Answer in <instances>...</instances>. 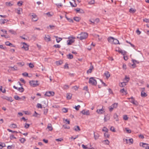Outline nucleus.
<instances>
[{
    "mask_svg": "<svg viewBox=\"0 0 149 149\" xmlns=\"http://www.w3.org/2000/svg\"><path fill=\"white\" fill-rule=\"evenodd\" d=\"M14 98L15 99L17 100H18L21 99V98H20L19 96L17 95H15L14 96Z\"/></svg>",
    "mask_w": 149,
    "mask_h": 149,
    "instance_id": "40",
    "label": "nucleus"
},
{
    "mask_svg": "<svg viewBox=\"0 0 149 149\" xmlns=\"http://www.w3.org/2000/svg\"><path fill=\"white\" fill-rule=\"evenodd\" d=\"M54 47L56 48H60L61 46L59 44H56L54 45Z\"/></svg>",
    "mask_w": 149,
    "mask_h": 149,
    "instance_id": "54",
    "label": "nucleus"
},
{
    "mask_svg": "<svg viewBox=\"0 0 149 149\" xmlns=\"http://www.w3.org/2000/svg\"><path fill=\"white\" fill-rule=\"evenodd\" d=\"M6 5L7 6H13V3H11L10 2H6Z\"/></svg>",
    "mask_w": 149,
    "mask_h": 149,
    "instance_id": "39",
    "label": "nucleus"
},
{
    "mask_svg": "<svg viewBox=\"0 0 149 149\" xmlns=\"http://www.w3.org/2000/svg\"><path fill=\"white\" fill-rule=\"evenodd\" d=\"M108 130L107 129V128L105 127H103V128L102 130V131H104V132H108Z\"/></svg>",
    "mask_w": 149,
    "mask_h": 149,
    "instance_id": "43",
    "label": "nucleus"
},
{
    "mask_svg": "<svg viewBox=\"0 0 149 149\" xmlns=\"http://www.w3.org/2000/svg\"><path fill=\"white\" fill-rule=\"evenodd\" d=\"M73 129L75 131L77 132H78L80 130V129L79 126H75L73 128Z\"/></svg>",
    "mask_w": 149,
    "mask_h": 149,
    "instance_id": "16",
    "label": "nucleus"
},
{
    "mask_svg": "<svg viewBox=\"0 0 149 149\" xmlns=\"http://www.w3.org/2000/svg\"><path fill=\"white\" fill-rule=\"evenodd\" d=\"M4 98L6 100L8 101H9L10 102H12L13 101L12 97H8L7 96H5V97H4Z\"/></svg>",
    "mask_w": 149,
    "mask_h": 149,
    "instance_id": "17",
    "label": "nucleus"
},
{
    "mask_svg": "<svg viewBox=\"0 0 149 149\" xmlns=\"http://www.w3.org/2000/svg\"><path fill=\"white\" fill-rule=\"evenodd\" d=\"M8 21V20L7 19H0V23L1 24H4Z\"/></svg>",
    "mask_w": 149,
    "mask_h": 149,
    "instance_id": "15",
    "label": "nucleus"
},
{
    "mask_svg": "<svg viewBox=\"0 0 149 149\" xmlns=\"http://www.w3.org/2000/svg\"><path fill=\"white\" fill-rule=\"evenodd\" d=\"M37 107L38 108H42V106L41 104L39 103H38L37 105Z\"/></svg>",
    "mask_w": 149,
    "mask_h": 149,
    "instance_id": "56",
    "label": "nucleus"
},
{
    "mask_svg": "<svg viewBox=\"0 0 149 149\" xmlns=\"http://www.w3.org/2000/svg\"><path fill=\"white\" fill-rule=\"evenodd\" d=\"M94 138H95V140H96L97 139H98V137H99V135L98 134H95V133H94Z\"/></svg>",
    "mask_w": 149,
    "mask_h": 149,
    "instance_id": "45",
    "label": "nucleus"
},
{
    "mask_svg": "<svg viewBox=\"0 0 149 149\" xmlns=\"http://www.w3.org/2000/svg\"><path fill=\"white\" fill-rule=\"evenodd\" d=\"M113 38L110 37L108 38V40L109 42H113Z\"/></svg>",
    "mask_w": 149,
    "mask_h": 149,
    "instance_id": "28",
    "label": "nucleus"
},
{
    "mask_svg": "<svg viewBox=\"0 0 149 149\" xmlns=\"http://www.w3.org/2000/svg\"><path fill=\"white\" fill-rule=\"evenodd\" d=\"M114 119H116V121L119 120V119L118 118V115L116 113L114 114L113 116Z\"/></svg>",
    "mask_w": 149,
    "mask_h": 149,
    "instance_id": "26",
    "label": "nucleus"
},
{
    "mask_svg": "<svg viewBox=\"0 0 149 149\" xmlns=\"http://www.w3.org/2000/svg\"><path fill=\"white\" fill-rule=\"evenodd\" d=\"M22 8H20V9H17V13L18 14H21V13H20V11H22Z\"/></svg>",
    "mask_w": 149,
    "mask_h": 149,
    "instance_id": "48",
    "label": "nucleus"
},
{
    "mask_svg": "<svg viewBox=\"0 0 149 149\" xmlns=\"http://www.w3.org/2000/svg\"><path fill=\"white\" fill-rule=\"evenodd\" d=\"M32 16L33 17L32 18V20L34 21H36L38 20V19L37 18V15L34 13H33V14L32 15Z\"/></svg>",
    "mask_w": 149,
    "mask_h": 149,
    "instance_id": "12",
    "label": "nucleus"
},
{
    "mask_svg": "<svg viewBox=\"0 0 149 149\" xmlns=\"http://www.w3.org/2000/svg\"><path fill=\"white\" fill-rule=\"evenodd\" d=\"M110 118L109 116L108 115L105 116L104 118V122H107V120H109Z\"/></svg>",
    "mask_w": 149,
    "mask_h": 149,
    "instance_id": "24",
    "label": "nucleus"
},
{
    "mask_svg": "<svg viewBox=\"0 0 149 149\" xmlns=\"http://www.w3.org/2000/svg\"><path fill=\"white\" fill-rule=\"evenodd\" d=\"M80 107V106L79 105H78L77 106H75L74 108L75 109L77 110H79V109Z\"/></svg>",
    "mask_w": 149,
    "mask_h": 149,
    "instance_id": "50",
    "label": "nucleus"
},
{
    "mask_svg": "<svg viewBox=\"0 0 149 149\" xmlns=\"http://www.w3.org/2000/svg\"><path fill=\"white\" fill-rule=\"evenodd\" d=\"M54 37L56 38V41L57 43H59L62 39L61 38H58L57 36H54Z\"/></svg>",
    "mask_w": 149,
    "mask_h": 149,
    "instance_id": "23",
    "label": "nucleus"
},
{
    "mask_svg": "<svg viewBox=\"0 0 149 149\" xmlns=\"http://www.w3.org/2000/svg\"><path fill=\"white\" fill-rule=\"evenodd\" d=\"M54 95V93L52 91H47L45 94V96H53Z\"/></svg>",
    "mask_w": 149,
    "mask_h": 149,
    "instance_id": "5",
    "label": "nucleus"
},
{
    "mask_svg": "<svg viewBox=\"0 0 149 149\" xmlns=\"http://www.w3.org/2000/svg\"><path fill=\"white\" fill-rule=\"evenodd\" d=\"M55 4L57 6L58 8H59L60 7H62L63 6V5L61 3L60 4L56 3Z\"/></svg>",
    "mask_w": 149,
    "mask_h": 149,
    "instance_id": "61",
    "label": "nucleus"
},
{
    "mask_svg": "<svg viewBox=\"0 0 149 149\" xmlns=\"http://www.w3.org/2000/svg\"><path fill=\"white\" fill-rule=\"evenodd\" d=\"M30 126V125L29 124H27L26 123H25V125L24 126V127L26 129H27L29 128Z\"/></svg>",
    "mask_w": 149,
    "mask_h": 149,
    "instance_id": "55",
    "label": "nucleus"
},
{
    "mask_svg": "<svg viewBox=\"0 0 149 149\" xmlns=\"http://www.w3.org/2000/svg\"><path fill=\"white\" fill-rule=\"evenodd\" d=\"M104 112V109L103 108L101 109H97L96 111V112L99 114H102Z\"/></svg>",
    "mask_w": 149,
    "mask_h": 149,
    "instance_id": "11",
    "label": "nucleus"
},
{
    "mask_svg": "<svg viewBox=\"0 0 149 149\" xmlns=\"http://www.w3.org/2000/svg\"><path fill=\"white\" fill-rule=\"evenodd\" d=\"M23 2L22 1H20L18 2L17 3V4L18 5V6H20L22 5V4Z\"/></svg>",
    "mask_w": 149,
    "mask_h": 149,
    "instance_id": "44",
    "label": "nucleus"
},
{
    "mask_svg": "<svg viewBox=\"0 0 149 149\" xmlns=\"http://www.w3.org/2000/svg\"><path fill=\"white\" fill-rule=\"evenodd\" d=\"M9 68H11V70L13 71L16 70H17V67L15 66H14L13 67L10 66Z\"/></svg>",
    "mask_w": 149,
    "mask_h": 149,
    "instance_id": "33",
    "label": "nucleus"
},
{
    "mask_svg": "<svg viewBox=\"0 0 149 149\" xmlns=\"http://www.w3.org/2000/svg\"><path fill=\"white\" fill-rule=\"evenodd\" d=\"M136 33L138 35H139L141 34V32L140 31H139V29H138L136 31Z\"/></svg>",
    "mask_w": 149,
    "mask_h": 149,
    "instance_id": "64",
    "label": "nucleus"
},
{
    "mask_svg": "<svg viewBox=\"0 0 149 149\" xmlns=\"http://www.w3.org/2000/svg\"><path fill=\"white\" fill-rule=\"evenodd\" d=\"M7 130L9 131V132H12L13 133H17V132L16 131H13L10 129H7Z\"/></svg>",
    "mask_w": 149,
    "mask_h": 149,
    "instance_id": "46",
    "label": "nucleus"
},
{
    "mask_svg": "<svg viewBox=\"0 0 149 149\" xmlns=\"http://www.w3.org/2000/svg\"><path fill=\"white\" fill-rule=\"evenodd\" d=\"M125 130L127 133H130L131 132V131L130 130H129L128 128H125Z\"/></svg>",
    "mask_w": 149,
    "mask_h": 149,
    "instance_id": "52",
    "label": "nucleus"
},
{
    "mask_svg": "<svg viewBox=\"0 0 149 149\" xmlns=\"http://www.w3.org/2000/svg\"><path fill=\"white\" fill-rule=\"evenodd\" d=\"M17 90L21 92H23L24 91V89L22 87L20 88H18Z\"/></svg>",
    "mask_w": 149,
    "mask_h": 149,
    "instance_id": "27",
    "label": "nucleus"
},
{
    "mask_svg": "<svg viewBox=\"0 0 149 149\" xmlns=\"http://www.w3.org/2000/svg\"><path fill=\"white\" fill-rule=\"evenodd\" d=\"M5 44L7 46H10L11 45H12V44L10 43L8 41H7L5 42Z\"/></svg>",
    "mask_w": 149,
    "mask_h": 149,
    "instance_id": "49",
    "label": "nucleus"
},
{
    "mask_svg": "<svg viewBox=\"0 0 149 149\" xmlns=\"http://www.w3.org/2000/svg\"><path fill=\"white\" fill-rule=\"evenodd\" d=\"M15 148V146L13 145L11 146H8L7 147V148L8 149H14Z\"/></svg>",
    "mask_w": 149,
    "mask_h": 149,
    "instance_id": "34",
    "label": "nucleus"
},
{
    "mask_svg": "<svg viewBox=\"0 0 149 149\" xmlns=\"http://www.w3.org/2000/svg\"><path fill=\"white\" fill-rule=\"evenodd\" d=\"M64 68H67L68 69L69 68V66L68 65V64L67 63H65V64L64 66Z\"/></svg>",
    "mask_w": 149,
    "mask_h": 149,
    "instance_id": "60",
    "label": "nucleus"
},
{
    "mask_svg": "<svg viewBox=\"0 0 149 149\" xmlns=\"http://www.w3.org/2000/svg\"><path fill=\"white\" fill-rule=\"evenodd\" d=\"M123 119L125 120H127L128 119V117L127 115H124L123 116Z\"/></svg>",
    "mask_w": 149,
    "mask_h": 149,
    "instance_id": "42",
    "label": "nucleus"
},
{
    "mask_svg": "<svg viewBox=\"0 0 149 149\" xmlns=\"http://www.w3.org/2000/svg\"><path fill=\"white\" fill-rule=\"evenodd\" d=\"M10 138L11 140L12 139H16V138L12 134L10 136Z\"/></svg>",
    "mask_w": 149,
    "mask_h": 149,
    "instance_id": "53",
    "label": "nucleus"
},
{
    "mask_svg": "<svg viewBox=\"0 0 149 149\" xmlns=\"http://www.w3.org/2000/svg\"><path fill=\"white\" fill-rule=\"evenodd\" d=\"M129 99L130 100V101L132 103L135 100L133 97H131L129 98Z\"/></svg>",
    "mask_w": 149,
    "mask_h": 149,
    "instance_id": "38",
    "label": "nucleus"
},
{
    "mask_svg": "<svg viewBox=\"0 0 149 149\" xmlns=\"http://www.w3.org/2000/svg\"><path fill=\"white\" fill-rule=\"evenodd\" d=\"M110 130L113 132H115L116 131L114 127L113 126L111 127L110 128Z\"/></svg>",
    "mask_w": 149,
    "mask_h": 149,
    "instance_id": "47",
    "label": "nucleus"
},
{
    "mask_svg": "<svg viewBox=\"0 0 149 149\" xmlns=\"http://www.w3.org/2000/svg\"><path fill=\"white\" fill-rule=\"evenodd\" d=\"M67 58L68 59H71L73 58V56L70 53L68 55H67Z\"/></svg>",
    "mask_w": 149,
    "mask_h": 149,
    "instance_id": "32",
    "label": "nucleus"
},
{
    "mask_svg": "<svg viewBox=\"0 0 149 149\" xmlns=\"http://www.w3.org/2000/svg\"><path fill=\"white\" fill-rule=\"evenodd\" d=\"M88 36V34L86 32H81L80 34H79L77 38L80 40H82L86 39Z\"/></svg>",
    "mask_w": 149,
    "mask_h": 149,
    "instance_id": "1",
    "label": "nucleus"
},
{
    "mask_svg": "<svg viewBox=\"0 0 149 149\" xmlns=\"http://www.w3.org/2000/svg\"><path fill=\"white\" fill-rule=\"evenodd\" d=\"M29 67L31 68H33L34 66L33 64L32 63H30L29 64Z\"/></svg>",
    "mask_w": 149,
    "mask_h": 149,
    "instance_id": "57",
    "label": "nucleus"
},
{
    "mask_svg": "<svg viewBox=\"0 0 149 149\" xmlns=\"http://www.w3.org/2000/svg\"><path fill=\"white\" fill-rule=\"evenodd\" d=\"M22 43L24 45L22 48H24L26 50H28L29 49V46L25 42H23Z\"/></svg>",
    "mask_w": 149,
    "mask_h": 149,
    "instance_id": "10",
    "label": "nucleus"
},
{
    "mask_svg": "<svg viewBox=\"0 0 149 149\" xmlns=\"http://www.w3.org/2000/svg\"><path fill=\"white\" fill-rule=\"evenodd\" d=\"M44 39L46 41L49 42L51 40V37L48 35H45Z\"/></svg>",
    "mask_w": 149,
    "mask_h": 149,
    "instance_id": "7",
    "label": "nucleus"
},
{
    "mask_svg": "<svg viewBox=\"0 0 149 149\" xmlns=\"http://www.w3.org/2000/svg\"><path fill=\"white\" fill-rule=\"evenodd\" d=\"M127 83L126 82H121L119 86L120 87H124L126 85Z\"/></svg>",
    "mask_w": 149,
    "mask_h": 149,
    "instance_id": "19",
    "label": "nucleus"
},
{
    "mask_svg": "<svg viewBox=\"0 0 149 149\" xmlns=\"http://www.w3.org/2000/svg\"><path fill=\"white\" fill-rule=\"evenodd\" d=\"M47 128L48 129L49 131H52L53 129L52 125L50 123L48 125Z\"/></svg>",
    "mask_w": 149,
    "mask_h": 149,
    "instance_id": "14",
    "label": "nucleus"
},
{
    "mask_svg": "<svg viewBox=\"0 0 149 149\" xmlns=\"http://www.w3.org/2000/svg\"><path fill=\"white\" fill-rule=\"evenodd\" d=\"M8 31L12 34H16V32L12 29L9 30Z\"/></svg>",
    "mask_w": 149,
    "mask_h": 149,
    "instance_id": "41",
    "label": "nucleus"
},
{
    "mask_svg": "<svg viewBox=\"0 0 149 149\" xmlns=\"http://www.w3.org/2000/svg\"><path fill=\"white\" fill-rule=\"evenodd\" d=\"M145 145H148V144L143 143H140V146H141L142 147L145 148V149H149V146H145Z\"/></svg>",
    "mask_w": 149,
    "mask_h": 149,
    "instance_id": "6",
    "label": "nucleus"
},
{
    "mask_svg": "<svg viewBox=\"0 0 149 149\" xmlns=\"http://www.w3.org/2000/svg\"><path fill=\"white\" fill-rule=\"evenodd\" d=\"M113 44H120V43L119 42L118 40L116 39H115L114 38V39L113 40Z\"/></svg>",
    "mask_w": 149,
    "mask_h": 149,
    "instance_id": "21",
    "label": "nucleus"
},
{
    "mask_svg": "<svg viewBox=\"0 0 149 149\" xmlns=\"http://www.w3.org/2000/svg\"><path fill=\"white\" fill-rule=\"evenodd\" d=\"M6 146L5 144L3 143H0V149H2Z\"/></svg>",
    "mask_w": 149,
    "mask_h": 149,
    "instance_id": "31",
    "label": "nucleus"
},
{
    "mask_svg": "<svg viewBox=\"0 0 149 149\" xmlns=\"http://www.w3.org/2000/svg\"><path fill=\"white\" fill-rule=\"evenodd\" d=\"M89 83L92 85L95 86L97 85V82L96 81L94 78L92 77L90 78L89 79Z\"/></svg>",
    "mask_w": 149,
    "mask_h": 149,
    "instance_id": "2",
    "label": "nucleus"
},
{
    "mask_svg": "<svg viewBox=\"0 0 149 149\" xmlns=\"http://www.w3.org/2000/svg\"><path fill=\"white\" fill-rule=\"evenodd\" d=\"M118 105V103H115L112 104L111 106L109 107V111L111 112L114 109L117 108Z\"/></svg>",
    "mask_w": 149,
    "mask_h": 149,
    "instance_id": "4",
    "label": "nucleus"
},
{
    "mask_svg": "<svg viewBox=\"0 0 149 149\" xmlns=\"http://www.w3.org/2000/svg\"><path fill=\"white\" fill-rule=\"evenodd\" d=\"M69 88V86L67 85H65L63 86V88L64 89H67Z\"/></svg>",
    "mask_w": 149,
    "mask_h": 149,
    "instance_id": "62",
    "label": "nucleus"
},
{
    "mask_svg": "<svg viewBox=\"0 0 149 149\" xmlns=\"http://www.w3.org/2000/svg\"><path fill=\"white\" fill-rule=\"evenodd\" d=\"M130 77H127V76H125V78L123 80V81H125V80H126V82L127 83L128 81H129L130 80Z\"/></svg>",
    "mask_w": 149,
    "mask_h": 149,
    "instance_id": "36",
    "label": "nucleus"
},
{
    "mask_svg": "<svg viewBox=\"0 0 149 149\" xmlns=\"http://www.w3.org/2000/svg\"><path fill=\"white\" fill-rule=\"evenodd\" d=\"M120 92L122 93H123L125 95H126L127 94V91L125 90L124 88L120 89Z\"/></svg>",
    "mask_w": 149,
    "mask_h": 149,
    "instance_id": "22",
    "label": "nucleus"
},
{
    "mask_svg": "<svg viewBox=\"0 0 149 149\" xmlns=\"http://www.w3.org/2000/svg\"><path fill=\"white\" fill-rule=\"evenodd\" d=\"M12 126V127L13 128H16L17 127V125L16 124L13 123L11 125Z\"/></svg>",
    "mask_w": 149,
    "mask_h": 149,
    "instance_id": "63",
    "label": "nucleus"
},
{
    "mask_svg": "<svg viewBox=\"0 0 149 149\" xmlns=\"http://www.w3.org/2000/svg\"><path fill=\"white\" fill-rule=\"evenodd\" d=\"M62 111L64 113L67 112L68 111V109L67 108H63L62 109Z\"/></svg>",
    "mask_w": 149,
    "mask_h": 149,
    "instance_id": "59",
    "label": "nucleus"
},
{
    "mask_svg": "<svg viewBox=\"0 0 149 149\" xmlns=\"http://www.w3.org/2000/svg\"><path fill=\"white\" fill-rule=\"evenodd\" d=\"M142 89H143V90H142L141 92V96L142 97H146L147 96V95L146 94V93L145 92H144L143 91L144 90L145 88H143Z\"/></svg>",
    "mask_w": 149,
    "mask_h": 149,
    "instance_id": "13",
    "label": "nucleus"
},
{
    "mask_svg": "<svg viewBox=\"0 0 149 149\" xmlns=\"http://www.w3.org/2000/svg\"><path fill=\"white\" fill-rule=\"evenodd\" d=\"M74 42V39H70L67 41V45H71L72 43Z\"/></svg>",
    "mask_w": 149,
    "mask_h": 149,
    "instance_id": "9",
    "label": "nucleus"
},
{
    "mask_svg": "<svg viewBox=\"0 0 149 149\" xmlns=\"http://www.w3.org/2000/svg\"><path fill=\"white\" fill-rule=\"evenodd\" d=\"M95 1L94 0H91L88 2V4H93L95 3Z\"/></svg>",
    "mask_w": 149,
    "mask_h": 149,
    "instance_id": "58",
    "label": "nucleus"
},
{
    "mask_svg": "<svg viewBox=\"0 0 149 149\" xmlns=\"http://www.w3.org/2000/svg\"><path fill=\"white\" fill-rule=\"evenodd\" d=\"M63 127L65 129H70V127L67 126V125H63Z\"/></svg>",
    "mask_w": 149,
    "mask_h": 149,
    "instance_id": "51",
    "label": "nucleus"
},
{
    "mask_svg": "<svg viewBox=\"0 0 149 149\" xmlns=\"http://www.w3.org/2000/svg\"><path fill=\"white\" fill-rule=\"evenodd\" d=\"M81 113L84 115H89L88 110L86 111L85 110H83L81 112Z\"/></svg>",
    "mask_w": 149,
    "mask_h": 149,
    "instance_id": "8",
    "label": "nucleus"
},
{
    "mask_svg": "<svg viewBox=\"0 0 149 149\" xmlns=\"http://www.w3.org/2000/svg\"><path fill=\"white\" fill-rule=\"evenodd\" d=\"M17 64L18 65L20 66H22L24 64V62H20L17 63Z\"/></svg>",
    "mask_w": 149,
    "mask_h": 149,
    "instance_id": "35",
    "label": "nucleus"
},
{
    "mask_svg": "<svg viewBox=\"0 0 149 149\" xmlns=\"http://www.w3.org/2000/svg\"><path fill=\"white\" fill-rule=\"evenodd\" d=\"M81 19V18L77 17H74V19L76 22H79Z\"/></svg>",
    "mask_w": 149,
    "mask_h": 149,
    "instance_id": "30",
    "label": "nucleus"
},
{
    "mask_svg": "<svg viewBox=\"0 0 149 149\" xmlns=\"http://www.w3.org/2000/svg\"><path fill=\"white\" fill-rule=\"evenodd\" d=\"M136 11V9H133V8H131L130 9L129 12L132 13H134Z\"/></svg>",
    "mask_w": 149,
    "mask_h": 149,
    "instance_id": "29",
    "label": "nucleus"
},
{
    "mask_svg": "<svg viewBox=\"0 0 149 149\" xmlns=\"http://www.w3.org/2000/svg\"><path fill=\"white\" fill-rule=\"evenodd\" d=\"M118 52L121 53V54L123 56L125 55L126 53V52L124 50H119L118 51Z\"/></svg>",
    "mask_w": 149,
    "mask_h": 149,
    "instance_id": "25",
    "label": "nucleus"
},
{
    "mask_svg": "<svg viewBox=\"0 0 149 149\" xmlns=\"http://www.w3.org/2000/svg\"><path fill=\"white\" fill-rule=\"evenodd\" d=\"M72 95L71 93H68L67 94L66 98L68 100L70 99L72 97Z\"/></svg>",
    "mask_w": 149,
    "mask_h": 149,
    "instance_id": "18",
    "label": "nucleus"
},
{
    "mask_svg": "<svg viewBox=\"0 0 149 149\" xmlns=\"http://www.w3.org/2000/svg\"><path fill=\"white\" fill-rule=\"evenodd\" d=\"M104 75L107 79H108L110 77V74L108 71H106L104 73Z\"/></svg>",
    "mask_w": 149,
    "mask_h": 149,
    "instance_id": "20",
    "label": "nucleus"
},
{
    "mask_svg": "<svg viewBox=\"0 0 149 149\" xmlns=\"http://www.w3.org/2000/svg\"><path fill=\"white\" fill-rule=\"evenodd\" d=\"M26 141V139L24 138H22L19 139V141H20L21 143H24Z\"/></svg>",
    "mask_w": 149,
    "mask_h": 149,
    "instance_id": "37",
    "label": "nucleus"
},
{
    "mask_svg": "<svg viewBox=\"0 0 149 149\" xmlns=\"http://www.w3.org/2000/svg\"><path fill=\"white\" fill-rule=\"evenodd\" d=\"M29 83L30 85L33 87H36L39 85V84H38V81H30Z\"/></svg>",
    "mask_w": 149,
    "mask_h": 149,
    "instance_id": "3",
    "label": "nucleus"
}]
</instances>
